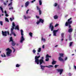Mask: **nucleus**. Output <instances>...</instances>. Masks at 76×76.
<instances>
[{"label":"nucleus","instance_id":"obj_42","mask_svg":"<svg viewBox=\"0 0 76 76\" xmlns=\"http://www.w3.org/2000/svg\"><path fill=\"white\" fill-rule=\"evenodd\" d=\"M0 9L1 11H2V10H3V8H2V7H0Z\"/></svg>","mask_w":76,"mask_h":76},{"label":"nucleus","instance_id":"obj_63","mask_svg":"<svg viewBox=\"0 0 76 76\" xmlns=\"http://www.w3.org/2000/svg\"><path fill=\"white\" fill-rule=\"evenodd\" d=\"M63 39H61L62 41H63Z\"/></svg>","mask_w":76,"mask_h":76},{"label":"nucleus","instance_id":"obj_7","mask_svg":"<svg viewBox=\"0 0 76 76\" xmlns=\"http://www.w3.org/2000/svg\"><path fill=\"white\" fill-rule=\"evenodd\" d=\"M53 23H50L49 25V28L50 29H51V31H53V30H54V26H53L52 25H53Z\"/></svg>","mask_w":76,"mask_h":76},{"label":"nucleus","instance_id":"obj_52","mask_svg":"<svg viewBox=\"0 0 76 76\" xmlns=\"http://www.w3.org/2000/svg\"><path fill=\"white\" fill-rule=\"evenodd\" d=\"M36 17L37 19H39V17L37 16V15L36 16Z\"/></svg>","mask_w":76,"mask_h":76},{"label":"nucleus","instance_id":"obj_28","mask_svg":"<svg viewBox=\"0 0 76 76\" xmlns=\"http://www.w3.org/2000/svg\"><path fill=\"white\" fill-rule=\"evenodd\" d=\"M33 34H32V33L31 32H30L29 33V35H30V37H32V35H33Z\"/></svg>","mask_w":76,"mask_h":76},{"label":"nucleus","instance_id":"obj_40","mask_svg":"<svg viewBox=\"0 0 76 76\" xmlns=\"http://www.w3.org/2000/svg\"><path fill=\"white\" fill-rule=\"evenodd\" d=\"M37 10H40V9H39V7H38V6H37Z\"/></svg>","mask_w":76,"mask_h":76},{"label":"nucleus","instance_id":"obj_43","mask_svg":"<svg viewBox=\"0 0 76 76\" xmlns=\"http://www.w3.org/2000/svg\"><path fill=\"white\" fill-rule=\"evenodd\" d=\"M58 24H56L55 26V27H57V26H58Z\"/></svg>","mask_w":76,"mask_h":76},{"label":"nucleus","instance_id":"obj_4","mask_svg":"<svg viewBox=\"0 0 76 76\" xmlns=\"http://www.w3.org/2000/svg\"><path fill=\"white\" fill-rule=\"evenodd\" d=\"M2 35L3 36H5V37H6L7 35V33L8 35H9V31H5L4 32L2 31Z\"/></svg>","mask_w":76,"mask_h":76},{"label":"nucleus","instance_id":"obj_51","mask_svg":"<svg viewBox=\"0 0 76 76\" xmlns=\"http://www.w3.org/2000/svg\"><path fill=\"white\" fill-rule=\"evenodd\" d=\"M10 10L11 9H12V10L13 9V7H11V8H9Z\"/></svg>","mask_w":76,"mask_h":76},{"label":"nucleus","instance_id":"obj_37","mask_svg":"<svg viewBox=\"0 0 76 76\" xmlns=\"http://www.w3.org/2000/svg\"><path fill=\"white\" fill-rule=\"evenodd\" d=\"M42 41H45V39H43V37H42Z\"/></svg>","mask_w":76,"mask_h":76},{"label":"nucleus","instance_id":"obj_29","mask_svg":"<svg viewBox=\"0 0 76 76\" xmlns=\"http://www.w3.org/2000/svg\"><path fill=\"white\" fill-rule=\"evenodd\" d=\"M49 57H51V56H49L48 55V54H47L46 56V58H49Z\"/></svg>","mask_w":76,"mask_h":76},{"label":"nucleus","instance_id":"obj_62","mask_svg":"<svg viewBox=\"0 0 76 76\" xmlns=\"http://www.w3.org/2000/svg\"><path fill=\"white\" fill-rule=\"evenodd\" d=\"M37 54H38V55H39V53H37Z\"/></svg>","mask_w":76,"mask_h":76},{"label":"nucleus","instance_id":"obj_64","mask_svg":"<svg viewBox=\"0 0 76 76\" xmlns=\"http://www.w3.org/2000/svg\"><path fill=\"white\" fill-rule=\"evenodd\" d=\"M74 55H75V54H72V56H74Z\"/></svg>","mask_w":76,"mask_h":76},{"label":"nucleus","instance_id":"obj_35","mask_svg":"<svg viewBox=\"0 0 76 76\" xmlns=\"http://www.w3.org/2000/svg\"><path fill=\"white\" fill-rule=\"evenodd\" d=\"M61 38H63L64 37V33H62L61 34Z\"/></svg>","mask_w":76,"mask_h":76},{"label":"nucleus","instance_id":"obj_1","mask_svg":"<svg viewBox=\"0 0 76 76\" xmlns=\"http://www.w3.org/2000/svg\"><path fill=\"white\" fill-rule=\"evenodd\" d=\"M72 18H71L69 19L68 20V21L66 22L65 24V26H68L69 28H71V27H72L71 24L72 23V21H70Z\"/></svg>","mask_w":76,"mask_h":76},{"label":"nucleus","instance_id":"obj_33","mask_svg":"<svg viewBox=\"0 0 76 76\" xmlns=\"http://www.w3.org/2000/svg\"><path fill=\"white\" fill-rule=\"evenodd\" d=\"M3 21H0V24L1 26H3Z\"/></svg>","mask_w":76,"mask_h":76},{"label":"nucleus","instance_id":"obj_16","mask_svg":"<svg viewBox=\"0 0 76 76\" xmlns=\"http://www.w3.org/2000/svg\"><path fill=\"white\" fill-rule=\"evenodd\" d=\"M39 21H40V22H41L42 23H43L44 22V20L41 18H40L39 19Z\"/></svg>","mask_w":76,"mask_h":76},{"label":"nucleus","instance_id":"obj_21","mask_svg":"<svg viewBox=\"0 0 76 76\" xmlns=\"http://www.w3.org/2000/svg\"><path fill=\"white\" fill-rule=\"evenodd\" d=\"M73 42H70L69 43V47H72V45L73 44Z\"/></svg>","mask_w":76,"mask_h":76},{"label":"nucleus","instance_id":"obj_41","mask_svg":"<svg viewBox=\"0 0 76 76\" xmlns=\"http://www.w3.org/2000/svg\"><path fill=\"white\" fill-rule=\"evenodd\" d=\"M33 53H35L36 52V51L35 50V49H34L33 50Z\"/></svg>","mask_w":76,"mask_h":76},{"label":"nucleus","instance_id":"obj_60","mask_svg":"<svg viewBox=\"0 0 76 76\" xmlns=\"http://www.w3.org/2000/svg\"><path fill=\"white\" fill-rule=\"evenodd\" d=\"M1 11L3 13H4V11H3V10H2Z\"/></svg>","mask_w":76,"mask_h":76},{"label":"nucleus","instance_id":"obj_59","mask_svg":"<svg viewBox=\"0 0 76 76\" xmlns=\"http://www.w3.org/2000/svg\"><path fill=\"white\" fill-rule=\"evenodd\" d=\"M58 46V45H56L55 46V47H57Z\"/></svg>","mask_w":76,"mask_h":76},{"label":"nucleus","instance_id":"obj_50","mask_svg":"<svg viewBox=\"0 0 76 76\" xmlns=\"http://www.w3.org/2000/svg\"><path fill=\"white\" fill-rule=\"evenodd\" d=\"M5 16H6L7 17H8V16H9V15H8V14H5Z\"/></svg>","mask_w":76,"mask_h":76},{"label":"nucleus","instance_id":"obj_15","mask_svg":"<svg viewBox=\"0 0 76 76\" xmlns=\"http://www.w3.org/2000/svg\"><path fill=\"white\" fill-rule=\"evenodd\" d=\"M11 45L12 46H13V47H15V45H16V43L15 42L13 41V42H12L11 43Z\"/></svg>","mask_w":76,"mask_h":76},{"label":"nucleus","instance_id":"obj_55","mask_svg":"<svg viewBox=\"0 0 76 76\" xmlns=\"http://www.w3.org/2000/svg\"><path fill=\"white\" fill-rule=\"evenodd\" d=\"M42 47L43 48H45V45H43L42 46Z\"/></svg>","mask_w":76,"mask_h":76},{"label":"nucleus","instance_id":"obj_39","mask_svg":"<svg viewBox=\"0 0 76 76\" xmlns=\"http://www.w3.org/2000/svg\"><path fill=\"white\" fill-rule=\"evenodd\" d=\"M12 2H10V4H8V6H12Z\"/></svg>","mask_w":76,"mask_h":76},{"label":"nucleus","instance_id":"obj_2","mask_svg":"<svg viewBox=\"0 0 76 76\" xmlns=\"http://www.w3.org/2000/svg\"><path fill=\"white\" fill-rule=\"evenodd\" d=\"M20 31H21V35H22V36L21 37V38L20 39V43H23V41H25V39L23 37V31L22 29H21L20 30Z\"/></svg>","mask_w":76,"mask_h":76},{"label":"nucleus","instance_id":"obj_8","mask_svg":"<svg viewBox=\"0 0 76 76\" xmlns=\"http://www.w3.org/2000/svg\"><path fill=\"white\" fill-rule=\"evenodd\" d=\"M57 71H58V72H59V74L60 75L62 74V73L63 72V69H57Z\"/></svg>","mask_w":76,"mask_h":76},{"label":"nucleus","instance_id":"obj_44","mask_svg":"<svg viewBox=\"0 0 76 76\" xmlns=\"http://www.w3.org/2000/svg\"><path fill=\"white\" fill-rule=\"evenodd\" d=\"M67 60V57H66L65 58L64 60V61H66V60Z\"/></svg>","mask_w":76,"mask_h":76},{"label":"nucleus","instance_id":"obj_11","mask_svg":"<svg viewBox=\"0 0 76 76\" xmlns=\"http://www.w3.org/2000/svg\"><path fill=\"white\" fill-rule=\"evenodd\" d=\"M41 67V69H42V70H43L44 69V67H48V68H50V66H43L41 65H40Z\"/></svg>","mask_w":76,"mask_h":76},{"label":"nucleus","instance_id":"obj_18","mask_svg":"<svg viewBox=\"0 0 76 76\" xmlns=\"http://www.w3.org/2000/svg\"><path fill=\"white\" fill-rule=\"evenodd\" d=\"M15 30H16L17 29V30H19V26H17L15 27Z\"/></svg>","mask_w":76,"mask_h":76},{"label":"nucleus","instance_id":"obj_14","mask_svg":"<svg viewBox=\"0 0 76 76\" xmlns=\"http://www.w3.org/2000/svg\"><path fill=\"white\" fill-rule=\"evenodd\" d=\"M68 32L70 33V32H73V29L72 28H69L68 30Z\"/></svg>","mask_w":76,"mask_h":76},{"label":"nucleus","instance_id":"obj_23","mask_svg":"<svg viewBox=\"0 0 76 76\" xmlns=\"http://www.w3.org/2000/svg\"><path fill=\"white\" fill-rule=\"evenodd\" d=\"M39 15H41L42 13V12L41 11V10H39Z\"/></svg>","mask_w":76,"mask_h":76},{"label":"nucleus","instance_id":"obj_12","mask_svg":"<svg viewBox=\"0 0 76 76\" xmlns=\"http://www.w3.org/2000/svg\"><path fill=\"white\" fill-rule=\"evenodd\" d=\"M12 28L11 29V30L12 31H13V29H15V23L14 22H12Z\"/></svg>","mask_w":76,"mask_h":76},{"label":"nucleus","instance_id":"obj_47","mask_svg":"<svg viewBox=\"0 0 76 76\" xmlns=\"http://www.w3.org/2000/svg\"><path fill=\"white\" fill-rule=\"evenodd\" d=\"M23 17H24V19H26V17L25 15H24Z\"/></svg>","mask_w":76,"mask_h":76},{"label":"nucleus","instance_id":"obj_3","mask_svg":"<svg viewBox=\"0 0 76 76\" xmlns=\"http://www.w3.org/2000/svg\"><path fill=\"white\" fill-rule=\"evenodd\" d=\"M6 51H7V52L6 53L7 56L8 57L10 56V54L12 53V50L9 49V48H8L6 49Z\"/></svg>","mask_w":76,"mask_h":76},{"label":"nucleus","instance_id":"obj_17","mask_svg":"<svg viewBox=\"0 0 76 76\" xmlns=\"http://www.w3.org/2000/svg\"><path fill=\"white\" fill-rule=\"evenodd\" d=\"M13 30H11V32L12 34H13L14 35V37H16V34L14 33V32L13 31Z\"/></svg>","mask_w":76,"mask_h":76},{"label":"nucleus","instance_id":"obj_25","mask_svg":"<svg viewBox=\"0 0 76 76\" xmlns=\"http://www.w3.org/2000/svg\"><path fill=\"white\" fill-rule=\"evenodd\" d=\"M3 54H3L1 55V57H6V56L4 53H3Z\"/></svg>","mask_w":76,"mask_h":76},{"label":"nucleus","instance_id":"obj_58","mask_svg":"<svg viewBox=\"0 0 76 76\" xmlns=\"http://www.w3.org/2000/svg\"><path fill=\"white\" fill-rule=\"evenodd\" d=\"M74 69L76 70V66H74Z\"/></svg>","mask_w":76,"mask_h":76},{"label":"nucleus","instance_id":"obj_24","mask_svg":"<svg viewBox=\"0 0 76 76\" xmlns=\"http://www.w3.org/2000/svg\"><path fill=\"white\" fill-rule=\"evenodd\" d=\"M54 19H58V16L56 15L54 16Z\"/></svg>","mask_w":76,"mask_h":76},{"label":"nucleus","instance_id":"obj_56","mask_svg":"<svg viewBox=\"0 0 76 76\" xmlns=\"http://www.w3.org/2000/svg\"><path fill=\"white\" fill-rule=\"evenodd\" d=\"M4 13H5V14H7V12H6V11L5 10L4 11Z\"/></svg>","mask_w":76,"mask_h":76},{"label":"nucleus","instance_id":"obj_19","mask_svg":"<svg viewBox=\"0 0 76 76\" xmlns=\"http://www.w3.org/2000/svg\"><path fill=\"white\" fill-rule=\"evenodd\" d=\"M13 42V39H12V37H11L10 38V40L9 41V42Z\"/></svg>","mask_w":76,"mask_h":76},{"label":"nucleus","instance_id":"obj_34","mask_svg":"<svg viewBox=\"0 0 76 76\" xmlns=\"http://www.w3.org/2000/svg\"><path fill=\"white\" fill-rule=\"evenodd\" d=\"M12 48V49L13 50V53H15V51L16 50H15V48H13V47H11Z\"/></svg>","mask_w":76,"mask_h":76},{"label":"nucleus","instance_id":"obj_57","mask_svg":"<svg viewBox=\"0 0 76 76\" xmlns=\"http://www.w3.org/2000/svg\"><path fill=\"white\" fill-rule=\"evenodd\" d=\"M41 59H42V60H43V59H44V57L42 56V58H41Z\"/></svg>","mask_w":76,"mask_h":76},{"label":"nucleus","instance_id":"obj_49","mask_svg":"<svg viewBox=\"0 0 76 76\" xmlns=\"http://www.w3.org/2000/svg\"><path fill=\"white\" fill-rule=\"evenodd\" d=\"M4 4L5 5V6H6V5L7 4H6V2H4Z\"/></svg>","mask_w":76,"mask_h":76},{"label":"nucleus","instance_id":"obj_5","mask_svg":"<svg viewBox=\"0 0 76 76\" xmlns=\"http://www.w3.org/2000/svg\"><path fill=\"white\" fill-rule=\"evenodd\" d=\"M40 57V56H36L35 57V63H37V64H39V59L38 58Z\"/></svg>","mask_w":76,"mask_h":76},{"label":"nucleus","instance_id":"obj_53","mask_svg":"<svg viewBox=\"0 0 76 76\" xmlns=\"http://www.w3.org/2000/svg\"><path fill=\"white\" fill-rule=\"evenodd\" d=\"M58 8L59 9H60V6L59 5H58Z\"/></svg>","mask_w":76,"mask_h":76},{"label":"nucleus","instance_id":"obj_45","mask_svg":"<svg viewBox=\"0 0 76 76\" xmlns=\"http://www.w3.org/2000/svg\"><path fill=\"white\" fill-rule=\"evenodd\" d=\"M69 40H72V39H71V37L70 36H69Z\"/></svg>","mask_w":76,"mask_h":76},{"label":"nucleus","instance_id":"obj_27","mask_svg":"<svg viewBox=\"0 0 76 76\" xmlns=\"http://www.w3.org/2000/svg\"><path fill=\"white\" fill-rule=\"evenodd\" d=\"M39 4L40 6H41V5H42V1L41 0H39Z\"/></svg>","mask_w":76,"mask_h":76},{"label":"nucleus","instance_id":"obj_46","mask_svg":"<svg viewBox=\"0 0 76 76\" xmlns=\"http://www.w3.org/2000/svg\"><path fill=\"white\" fill-rule=\"evenodd\" d=\"M39 23H40V21L39 20V21H38L37 22V24H38Z\"/></svg>","mask_w":76,"mask_h":76},{"label":"nucleus","instance_id":"obj_30","mask_svg":"<svg viewBox=\"0 0 76 76\" xmlns=\"http://www.w3.org/2000/svg\"><path fill=\"white\" fill-rule=\"evenodd\" d=\"M41 48H39L38 50V52L40 53V52H41Z\"/></svg>","mask_w":76,"mask_h":76},{"label":"nucleus","instance_id":"obj_6","mask_svg":"<svg viewBox=\"0 0 76 76\" xmlns=\"http://www.w3.org/2000/svg\"><path fill=\"white\" fill-rule=\"evenodd\" d=\"M59 54L60 56V57H59L58 58V60H60L61 61H63V62H64V60H63V58H61V57H63V56H64V54L59 53Z\"/></svg>","mask_w":76,"mask_h":76},{"label":"nucleus","instance_id":"obj_54","mask_svg":"<svg viewBox=\"0 0 76 76\" xmlns=\"http://www.w3.org/2000/svg\"><path fill=\"white\" fill-rule=\"evenodd\" d=\"M49 66H50V67H53V66L52 65H49Z\"/></svg>","mask_w":76,"mask_h":76},{"label":"nucleus","instance_id":"obj_36","mask_svg":"<svg viewBox=\"0 0 76 76\" xmlns=\"http://www.w3.org/2000/svg\"><path fill=\"white\" fill-rule=\"evenodd\" d=\"M58 4H57V3H55L54 5V6H55V7H56V6H57V5Z\"/></svg>","mask_w":76,"mask_h":76},{"label":"nucleus","instance_id":"obj_48","mask_svg":"<svg viewBox=\"0 0 76 76\" xmlns=\"http://www.w3.org/2000/svg\"><path fill=\"white\" fill-rule=\"evenodd\" d=\"M29 11V10H27L26 11V13H27V14H28V11Z\"/></svg>","mask_w":76,"mask_h":76},{"label":"nucleus","instance_id":"obj_10","mask_svg":"<svg viewBox=\"0 0 76 76\" xmlns=\"http://www.w3.org/2000/svg\"><path fill=\"white\" fill-rule=\"evenodd\" d=\"M58 30L53 31V36H55V37L57 36L56 35V34L57 33V32H58Z\"/></svg>","mask_w":76,"mask_h":76},{"label":"nucleus","instance_id":"obj_31","mask_svg":"<svg viewBox=\"0 0 76 76\" xmlns=\"http://www.w3.org/2000/svg\"><path fill=\"white\" fill-rule=\"evenodd\" d=\"M20 65H19L18 64H17L16 65V67H20Z\"/></svg>","mask_w":76,"mask_h":76},{"label":"nucleus","instance_id":"obj_22","mask_svg":"<svg viewBox=\"0 0 76 76\" xmlns=\"http://www.w3.org/2000/svg\"><path fill=\"white\" fill-rule=\"evenodd\" d=\"M14 18L13 17H12V18H10V21L11 22H12V21H13V20H14Z\"/></svg>","mask_w":76,"mask_h":76},{"label":"nucleus","instance_id":"obj_38","mask_svg":"<svg viewBox=\"0 0 76 76\" xmlns=\"http://www.w3.org/2000/svg\"><path fill=\"white\" fill-rule=\"evenodd\" d=\"M59 66V65H55V68H57V67H58Z\"/></svg>","mask_w":76,"mask_h":76},{"label":"nucleus","instance_id":"obj_20","mask_svg":"<svg viewBox=\"0 0 76 76\" xmlns=\"http://www.w3.org/2000/svg\"><path fill=\"white\" fill-rule=\"evenodd\" d=\"M56 61H53L52 63V64H56Z\"/></svg>","mask_w":76,"mask_h":76},{"label":"nucleus","instance_id":"obj_9","mask_svg":"<svg viewBox=\"0 0 76 76\" xmlns=\"http://www.w3.org/2000/svg\"><path fill=\"white\" fill-rule=\"evenodd\" d=\"M42 63L44 64V61L43 59H39V65H41Z\"/></svg>","mask_w":76,"mask_h":76},{"label":"nucleus","instance_id":"obj_61","mask_svg":"<svg viewBox=\"0 0 76 76\" xmlns=\"http://www.w3.org/2000/svg\"><path fill=\"white\" fill-rule=\"evenodd\" d=\"M8 2H9V1H8V0H7L6 1V3H8Z\"/></svg>","mask_w":76,"mask_h":76},{"label":"nucleus","instance_id":"obj_26","mask_svg":"<svg viewBox=\"0 0 76 76\" xmlns=\"http://www.w3.org/2000/svg\"><path fill=\"white\" fill-rule=\"evenodd\" d=\"M5 20L6 22H9V19H8V18H6Z\"/></svg>","mask_w":76,"mask_h":76},{"label":"nucleus","instance_id":"obj_13","mask_svg":"<svg viewBox=\"0 0 76 76\" xmlns=\"http://www.w3.org/2000/svg\"><path fill=\"white\" fill-rule=\"evenodd\" d=\"M29 4V1H27L26 2L25 4V6L26 7H27L28 6Z\"/></svg>","mask_w":76,"mask_h":76},{"label":"nucleus","instance_id":"obj_32","mask_svg":"<svg viewBox=\"0 0 76 76\" xmlns=\"http://www.w3.org/2000/svg\"><path fill=\"white\" fill-rule=\"evenodd\" d=\"M46 59H45L46 61H49V58H46Z\"/></svg>","mask_w":76,"mask_h":76}]
</instances>
